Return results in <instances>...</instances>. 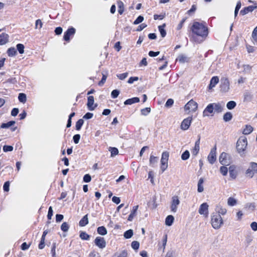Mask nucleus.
I'll return each instance as SVG.
<instances>
[{"label": "nucleus", "mask_w": 257, "mask_h": 257, "mask_svg": "<svg viewBox=\"0 0 257 257\" xmlns=\"http://www.w3.org/2000/svg\"><path fill=\"white\" fill-rule=\"evenodd\" d=\"M75 33V29L74 28L68 29L64 35V39L65 41H68L71 36H73Z\"/></svg>", "instance_id": "2eb2a0df"}, {"label": "nucleus", "mask_w": 257, "mask_h": 257, "mask_svg": "<svg viewBox=\"0 0 257 257\" xmlns=\"http://www.w3.org/2000/svg\"><path fill=\"white\" fill-rule=\"evenodd\" d=\"M213 106L214 107V110L217 112H221L223 108V104L220 103H213Z\"/></svg>", "instance_id": "4be33fe9"}, {"label": "nucleus", "mask_w": 257, "mask_h": 257, "mask_svg": "<svg viewBox=\"0 0 257 257\" xmlns=\"http://www.w3.org/2000/svg\"><path fill=\"white\" fill-rule=\"evenodd\" d=\"M88 214L84 215L79 221V225L80 226L83 227L88 224Z\"/></svg>", "instance_id": "b1692460"}, {"label": "nucleus", "mask_w": 257, "mask_h": 257, "mask_svg": "<svg viewBox=\"0 0 257 257\" xmlns=\"http://www.w3.org/2000/svg\"><path fill=\"white\" fill-rule=\"evenodd\" d=\"M64 216L62 214H56V221L57 222H60L63 219Z\"/></svg>", "instance_id": "69168bd1"}, {"label": "nucleus", "mask_w": 257, "mask_h": 257, "mask_svg": "<svg viewBox=\"0 0 257 257\" xmlns=\"http://www.w3.org/2000/svg\"><path fill=\"white\" fill-rule=\"evenodd\" d=\"M174 103V100L172 99H169L165 104L166 107H171Z\"/></svg>", "instance_id": "0e129e2a"}, {"label": "nucleus", "mask_w": 257, "mask_h": 257, "mask_svg": "<svg viewBox=\"0 0 257 257\" xmlns=\"http://www.w3.org/2000/svg\"><path fill=\"white\" fill-rule=\"evenodd\" d=\"M238 171V169L237 168V167L236 166H235L234 165L230 166L228 168V172L229 173V175L231 177H235L236 175H237Z\"/></svg>", "instance_id": "a211bd4d"}, {"label": "nucleus", "mask_w": 257, "mask_h": 257, "mask_svg": "<svg viewBox=\"0 0 257 257\" xmlns=\"http://www.w3.org/2000/svg\"><path fill=\"white\" fill-rule=\"evenodd\" d=\"M250 227L253 231L257 230V223L256 222H252L250 224Z\"/></svg>", "instance_id": "774afa93"}, {"label": "nucleus", "mask_w": 257, "mask_h": 257, "mask_svg": "<svg viewBox=\"0 0 257 257\" xmlns=\"http://www.w3.org/2000/svg\"><path fill=\"white\" fill-rule=\"evenodd\" d=\"M79 237L82 240H88L90 239V236L86 232L81 231L80 232Z\"/></svg>", "instance_id": "c756f323"}, {"label": "nucleus", "mask_w": 257, "mask_h": 257, "mask_svg": "<svg viewBox=\"0 0 257 257\" xmlns=\"http://www.w3.org/2000/svg\"><path fill=\"white\" fill-rule=\"evenodd\" d=\"M117 6L118 7V13L120 15L122 14L124 12V5L123 3L121 1L117 2Z\"/></svg>", "instance_id": "f704fd0d"}, {"label": "nucleus", "mask_w": 257, "mask_h": 257, "mask_svg": "<svg viewBox=\"0 0 257 257\" xmlns=\"http://www.w3.org/2000/svg\"><path fill=\"white\" fill-rule=\"evenodd\" d=\"M144 17L142 16H139L137 19L134 22V25H138L142 23L144 21Z\"/></svg>", "instance_id": "603ef678"}, {"label": "nucleus", "mask_w": 257, "mask_h": 257, "mask_svg": "<svg viewBox=\"0 0 257 257\" xmlns=\"http://www.w3.org/2000/svg\"><path fill=\"white\" fill-rule=\"evenodd\" d=\"M97 231L99 234L101 235H106L107 233V229L103 226L98 227L97 229Z\"/></svg>", "instance_id": "c85d7f7f"}, {"label": "nucleus", "mask_w": 257, "mask_h": 257, "mask_svg": "<svg viewBox=\"0 0 257 257\" xmlns=\"http://www.w3.org/2000/svg\"><path fill=\"white\" fill-rule=\"evenodd\" d=\"M253 131V127L250 125H246L243 128L242 133L244 135H249Z\"/></svg>", "instance_id": "cd10ccee"}, {"label": "nucleus", "mask_w": 257, "mask_h": 257, "mask_svg": "<svg viewBox=\"0 0 257 257\" xmlns=\"http://www.w3.org/2000/svg\"><path fill=\"white\" fill-rule=\"evenodd\" d=\"M252 38L254 41H257V26L254 29L252 33Z\"/></svg>", "instance_id": "6e6d98bb"}, {"label": "nucleus", "mask_w": 257, "mask_h": 257, "mask_svg": "<svg viewBox=\"0 0 257 257\" xmlns=\"http://www.w3.org/2000/svg\"><path fill=\"white\" fill-rule=\"evenodd\" d=\"M138 205L135 206L133 207V209L131 211L130 214L128 216L127 220L128 221H132L134 217L136 215V212L138 210Z\"/></svg>", "instance_id": "bb28decb"}, {"label": "nucleus", "mask_w": 257, "mask_h": 257, "mask_svg": "<svg viewBox=\"0 0 257 257\" xmlns=\"http://www.w3.org/2000/svg\"><path fill=\"white\" fill-rule=\"evenodd\" d=\"M9 36L5 33L0 35V45L6 44L8 42Z\"/></svg>", "instance_id": "5701e85b"}, {"label": "nucleus", "mask_w": 257, "mask_h": 257, "mask_svg": "<svg viewBox=\"0 0 257 257\" xmlns=\"http://www.w3.org/2000/svg\"><path fill=\"white\" fill-rule=\"evenodd\" d=\"M147 27V24H142L141 25H140V26H138L137 29V31H142L144 29H145V28H146Z\"/></svg>", "instance_id": "338daca9"}, {"label": "nucleus", "mask_w": 257, "mask_h": 257, "mask_svg": "<svg viewBox=\"0 0 257 257\" xmlns=\"http://www.w3.org/2000/svg\"><path fill=\"white\" fill-rule=\"evenodd\" d=\"M133 235V230L132 229H129L124 232L123 236L124 238L126 239L130 238Z\"/></svg>", "instance_id": "c9c22d12"}, {"label": "nucleus", "mask_w": 257, "mask_h": 257, "mask_svg": "<svg viewBox=\"0 0 257 257\" xmlns=\"http://www.w3.org/2000/svg\"><path fill=\"white\" fill-rule=\"evenodd\" d=\"M16 123V121L14 120L10 121L6 123H3L1 125L2 128H11L12 131H14L15 128H12L11 127L14 126Z\"/></svg>", "instance_id": "6ab92c4d"}, {"label": "nucleus", "mask_w": 257, "mask_h": 257, "mask_svg": "<svg viewBox=\"0 0 257 257\" xmlns=\"http://www.w3.org/2000/svg\"><path fill=\"white\" fill-rule=\"evenodd\" d=\"M94 99L93 96H89L88 97V101L87 106L88 109L90 111H92L95 109L97 106V104H94Z\"/></svg>", "instance_id": "4468645a"}, {"label": "nucleus", "mask_w": 257, "mask_h": 257, "mask_svg": "<svg viewBox=\"0 0 257 257\" xmlns=\"http://www.w3.org/2000/svg\"><path fill=\"white\" fill-rule=\"evenodd\" d=\"M139 101L140 98L139 97H136L126 100L124 101V104L125 105H131L135 103L139 102Z\"/></svg>", "instance_id": "393cba45"}, {"label": "nucleus", "mask_w": 257, "mask_h": 257, "mask_svg": "<svg viewBox=\"0 0 257 257\" xmlns=\"http://www.w3.org/2000/svg\"><path fill=\"white\" fill-rule=\"evenodd\" d=\"M199 149H200V139H199L198 140L195 142V146L192 151V154H193V155L196 156L199 153Z\"/></svg>", "instance_id": "412c9836"}, {"label": "nucleus", "mask_w": 257, "mask_h": 257, "mask_svg": "<svg viewBox=\"0 0 257 257\" xmlns=\"http://www.w3.org/2000/svg\"><path fill=\"white\" fill-rule=\"evenodd\" d=\"M84 120L82 119H79L76 123V129L80 130L83 124Z\"/></svg>", "instance_id": "c03bdc74"}, {"label": "nucleus", "mask_w": 257, "mask_h": 257, "mask_svg": "<svg viewBox=\"0 0 257 257\" xmlns=\"http://www.w3.org/2000/svg\"><path fill=\"white\" fill-rule=\"evenodd\" d=\"M53 209L52 206H50L48 210V215H47V218L49 220H51L52 218V217L53 216Z\"/></svg>", "instance_id": "4d7b16f0"}, {"label": "nucleus", "mask_w": 257, "mask_h": 257, "mask_svg": "<svg viewBox=\"0 0 257 257\" xmlns=\"http://www.w3.org/2000/svg\"><path fill=\"white\" fill-rule=\"evenodd\" d=\"M190 153L188 150L185 151L181 155V159L183 160H187L189 158Z\"/></svg>", "instance_id": "79ce46f5"}, {"label": "nucleus", "mask_w": 257, "mask_h": 257, "mask_svg": "<svg viewBox=\"0 0 257 257\" xmlns=\"http://www.w3.org/2000/svg\"><path fill=\"white\" fill-rule=\"evenodd\" d=\"M180 204V200L178 196H173L172 197L171 202V210L173 212H176L177 210V206Z\"/></svg>", "instance_id": "9d476101"}, {"label": "nucleus", "mask_w": 257, "mask_h": 257, "mask_svg": "<svg viewBox=\"0 0 257 257\" xmlns=\"http://www.w3.org/2000/svg\"><path fill=\"white\" fill-rule=\"evenodd\" d=\"M24 46L23 44H17V51H18L21 54H23L24 52Z\"/></svg>", "instance_id": "3c124183"}, {"label": "nucleus", "mask_w": 257, "mask_h": 257, "mask_svg": "<svg viewBox=\"0 0 257 257\" xmlns=\"http://www.w3.org/2000/svg\"><path fill=\"white\" fill-rule=\"evenodd\" d=\"M236 105V104L235 101H230L227 103L226 107L228 109L231 110L233 109L235 107Z\"/></svg>", "instance_id": "ea45409f"}, {"label": "nucleus", "mask_w": 257, "mask_h": 257, "mask_svg": "<svg viewBox=\"0 0 257 257\" xmlns=\"http://www.w3.org/2000/svg\"><path fill=\"white\" fill-rule=\"evenodd\" d=\"M207 159L208 162L212 164H213L216 160V147L214 146L212 149H211L209 154L208 156Z\"/></svg>", "instance_id": "f8f14e48"}, {"label": "nucleus", "mask_w": 257, "mask_h": 257, "mask_svg": "<svg viewBox=\"0 0 257 257\" xmlns=\"http://www.w3.org/2000/svg\"><path fill=\"white\" fill-rule=\"evenodd\" d=\"M132 247L135 250H137L140 247V243L138 241H133L131 243Z\"/></svg>", "instance_id": "a18cd8bd"}, {"label": "nucleus", "mask_w": 257, "mask_h": 257, "mask_svg": "<svg viewBox=\"0 0 257 257\" xmlns=\"http://www.w3.org/2000/svg\"><path fill=\"white\" fill-rule=\"evenodd\" d=\"M119 94V91L117 89H115L111 92V96L113 98H115L118 96Z\"/></svg>", "instance_id": "5fc2aeb1"}, {"label": "nucleus", "mask_w": 257, "mask_h": 257, "mask_svg": "<svg viewBox=\"0 0 257 257\" xmlns=\"http://www.w3.org/2000/svg\"><path fill=\"white\" fill-rule=\"evenodd\" d=\"M254 5V6H248L244 8L243 10H241L240 12V14L243 16L249 12H252L257 8V4L255 3Z\"/></svg>", "instance_id": "dca6fc26"}, {"label": "nucleus", "mask_w": 257, "mask_h": 257, "mask_svg": "<svg viewBox=\"0 0 257 257\" xmlns=\"http://www.w3.org/2000/svg\"><path fill=\"white\" fill-rule=\"evenodd\" d=\"M13 149V147L11 146H4L3 147V150L4 152H9L12 151Z\"/></svg>", "instance_id": "680f3d73"}, {"label": "nucleus", "mask_w": 257, "mask_h": 257, "mask_svg": "<svg viewBox=\"0 0 257 257\" xmlns=\"http://www.w3.org/2000/svg\"><path fill=\"white\" fill-rule=\"evenodd\" d=\"M198 108L197 103L191 99L185 105L184 109L187 113L193 112L197 110Z\"/></svg>", "instance_id": "39448f33"}, {"label": "nucleus", "mask_w": 257, "mask_h": 257, "mask_svg": "<svg viewBox=\"0 0 257 257\" xmlns=\"http://www.w3.org/2000/svg\"><path fill=\"white\" fill-rule=\"evenodd\" d=\"M228 171V169L225 166H222L220 168V171L223 176H226Z\"/></svg>", "instance_id": "09e8293b"}, {"label": "nucleus", "mask_w": 257, "mask_h": 257, "mask_svg": "<svg viewBox=\"0 0 257 257\" xmlns=\"http://www.w3.org/2000/svg\"><path fill=\"white\" fill-rule=\"evenodd\" d=\"M127 256V252L126 250H122L121 252L116 255V257H126Z\"/></svg>", "instance_id": "bf43d9fd"}, {"label": "nucleus", "mask_w": 257, "mask_h": 257, "mask_svg": "<svg viewBox=\"0 0 257 257\" xmlns=\"http://www.w3.org/2000/svg\"><path fill=\"white\" fill-rule=\"evenodd\" d=\"M257 174V163L251 162L247 169L245 171V175L252 177Z\"/></svg>", "instance_id": "0eeeda50"}, {"label": "nucleus", "mask_w": 257, "mask_h": 257, "mask_svg": "<svg viewBox=\"0 0 257 257\" xmlns=\"http://www.w3.org/2000/svg\"><path fill=\"white\" fill-rule=\"evenodd\" d=\"M7 54L9 56L12 57L16 54V50L14 47L9 48L7 51Z\"/></svg>", "instance_id": "e433bc0d"}, {"label": "nucleus", "mask_w": 257, "mask_h": 257, "mask_svg": "<svg viewBox=\"0 0 257 257\" xmlns=\"http://www.w3.org/2000/svg\"><path fill=\"white\" fill-rule=\"evenodd\" d=\"M73 141L75 144H77L79 143L80 139V136L79 134L75 135L73 136Z\"/></svg>", "instance_id": "13d9d810"}, {"label": "nucleus", "mask_w": 257, "mask_h": 257, "mask_svg": "<svg viewBox=\"0 0 257 257\" xmlns=\"http://www.w3.org/2000/svg\"><path fill=\"white\" fill-rule=\"evenodd\" d=\"M169 157V153L168 152H164L162 154L161 159V169L164 171L168 167V161Z\"/></svg>", "instance_id": "423d86ee"}, {"label": "nucleus", "mask_w": 257, "mask_h": 257, "mask_svg": "<svg viewBox=\"0 0 257 257\" xmlns=\"http://www.w3.org/2000/svg\"><path fill=\"white\" fill-rule=\"evenodd\" d=\"M128 73L125 72L122 74H119L117 75V77L120 79V80H124L125 79L127 76H128Z\"/></svg>", "instance_id": "864d4df0"}, {"label": "nucleus", "mask_w": 257, "mask_h": 257, "mask_svg": "<svg viewBox=\"0 0 257 257\" xmlns=\"http://www.w3.org/2000/svg\"><path fill=\"white\" fill-rule=\"evenodd\" d=\"M204 183V180L203 178H201L198 182V188L197 191L198 192H202L204 190L203 183Z\"/></svg>", "instance_id": "2f4dec72"}, {"label": "nucleus", "mask_w": 257, "mask_h": 257, "mask_svg": "<svg viewBox=\"0 0 257 257\" xmlns=\"http://www.w3.org/2000/svg\"><path fill=\"white\" fill-rule=\"evenodd\" d=\"M69 228V224L66 222H63L61 226V229L64 232L67 231L68 230Z\"/></svg>", "instance_id": "37998d69"}, {"label": "nucleus", "mask_w": 257, "mask_h": 257, "mask_svg": "<svg viewBox=\"0 0 257 257\" xmlns=\"http://www.w3.org/2000/svg\"><path fill=\"white\" fill-rule=\"evenodd\" d=\"M219 161L223 165H228L230 163L229 155L225 152H222L219 156Z\"/></svg>", "instance_id": "6e6552de"}, {"label": "nucleus", "mask_w": 257, "mask_h": 257, "mask_svg": "<svg viewBox=\"0 0 257 257\" xmlns=\"http://www.w3.org/2000/svg\"><path fill=\"white\" fill-rule=\"evenodd\" d=\"M208 205L207 203H203L200 205L198 212L200 214L203 215L205 217L207 218L208 216Z\"/></svg>", "instance_id": "9b49d317"}, {"label": "nucleus", "mask_w": 257, "mask_h": 257, "mask_svg": "<svg viewBox=\"0 0 257 257\" xmlns=\"http://www.w3.org/2000/svg\"><path fill=\"white\" fill-rule=\"evenodd\" d=\"M192 33L205 40L208 35V29L205 22H194L191 27Z\"/></svg>", "instance_id": "f257e3e1"}, {"label": "nucleus", "mask_w": 257, "mask_h": 257, "mask_svg": "<svg viewBox=\"0 0 257 257\" xmlns=\"http://www.w3.org/2000/svg\"><path fill=\"white\" fill-rule=\"evenodd\" d=\"M18 99L20 102L25 103L27 100L26 95L24 93H21L19 94Z\"/></svg>", "instance_id": "a19ab883"}, {"label": "nucleus", "mask_w": 257, "mask_h": 257, "mask_svg": "<svg viewBox=\"0 0 257 257\" xmlns=\"http://www.w3.org/2000/svg\"><path fill=\"white\" fill-rule=\"evenodd\" d=\"M211 223L215 229L219 228L223 224L222 218L219 213H213L211 216Z\"/></svg>", "instance_id": "f03ea898"}, {"label": "nucleus", "mask_w": 257, "mask_h": 257, "mask_svg": "<svg viewBox=\"0 0 257 257\" xmlns=\"http://www.w3.org/2000/svg\"><path fill=\"white\" fill-rule=\"evenodd\" d=\"M174 220V217L171 215H168L167 216L165 219V223L168 226H170L172 224Z\"/></svg>", "instance_id": "7c9ffc66"}, {"label": "nucleus", "mask_w": 257, "mask_h": 257, "mask_svg": "<svg viewBox=\"0 0 257 257\" xmlns=\"http://www.w3.org/2000/svg\"><path fill=\"white\" fill-rule=\"evenodd\" d=\"M228 205L233 206L237 204V201L233 197H229L227 200Z\"/></svg>", "instance_id": "4c0bfd02"}, {"label": "nucleus", "mask_w": 257, "mask_h": 257, "mask_svg": "<svg viewBox=\"0 0 257 257\" xmlns=\"http://www.w3.org/2000/svg\"><path fill=\"white\" fill-rule=\"evenodd\" d=\"M177 60L180 63H185L188 62L189 58L185 55H181L178 56Z\"/></svg>", "instance_id": "473e14b6"}, {"label": "nucleus", "mask_w": 257, "mask_h": 257, "mask_svg": "<svg viewBox=\"0 0 257 257\" xmlns=\"http://www.w3.org/2000/svg\"><path fill=\"white\" fill-rule=\"evenodd\" d=\"M247 146V141L246 137H240L236 143V149L240 154L243 153Z\"/></svg>", "instance_id": "7ed1b4c3"}, {"label": "nucleus", "mask_w": 257, "mask_h": 257, "mask_svg": "<svg viewBox=\"0 0 257 257\" xmlns=\"http://www.w3.org/2000/svg\"><path fill=\"white\" fill-rule=\"evenodd\" d=\"M109 150V151H110L111 156H116L118 153V149L114 147V148H110Z\"/></svg>", "instance_id": "de8ad7c7"}, {"label": "nucleus", "mask_w": 257, "mask_h": 257, "mask_svg": "<svg viewBox=\"0 0 257 257\" xmlns=\"http://www.w3.org/2000/svg\"><path fill=\"white\" fill-rule=\"evenodd\" d=\"M232 115L231 112H228L225 113L223 115V120L225 121H228L231 119Z\"/></svg>", "instance_id": "58836bf2"}, {"label": "nucleus", "mask_w": 257, "mask_h": 257, "mask_svg": "<svg viewBox=\"0 0 257 257\" xmlns=\"http://www.w3.org/2000/svg\"><path fill=\"white\" fill-rule=\"evenodd\" d=\"M138 80L139 78L138 77H131L128 80L127 83L129 84H132L135 81H138Z\"/></svg>", "instance_id": "052dcab7"}, {"label": "nucleus", "mask_w": 257, "mask_h": 257, "mask_svg": "<svg viewBox=\"0 0 257 257\" xmlns=\"http://www.w3.org/2000/svg\"><path fill=\"white\" fill-rule=\"evenodd\" d=\"M165 26H166L165 24H164L162 25L159 26L158 27L160 34L162 37H165L166 35V31L164 29Z\"/></svg>", "instance_id": "72a5a7b5"}, {"label": "nucleus", "mask_w": 257, "mask_h": 257, "mask_svg": "<svg viewBox=\"0 0 257 257\" xmlns=\"http://www.w3.org/2000/svg\"><path fill=\"white\" fill-rule=\"evenodd\" d=\"M159 158L153 155H151L149 163L150 165L152 167H155L158 162Z\"/></svg>", "instance_id": "a878e982"}, {"label": "nucleus", "mask_w": 257, "mask_h": 257, "mask_svg": "<svg viewBox=\"0 0 257 257\" xmlns=\"http://www.w3.org/2000/svg\"><path fill=\"white\" fill-rule=\"evenodd\" d=\"M56 243L53 242L51 247V253L53 257H56Z\"/></svg>", "instance_id": "8fccbe9b"}, {"label": "nucleus", "mask_w": 257, "mask_h": 257, "mask_svg": "<svg viewBox=\"0 0 257 257\" xmlns=\"http://www.w3.org/2000/svg\"><path fill=\"white\" fill-rule=\"evenodd\" d=\"M220 91L222 93H227L230 90V82L226 77H222L220 82Z\"/></svg>", "instance_id": "20e7f679"}, {"label": "nucleus", "mask_w": 257, "mask_h": 257, "mask_svg": "<svg viewBox=\"0 0 257 257\" xmlns=\"http://www.w3.org/2000/svg\"><path fill=\"white\" fill-rule=\"evenodd\" d=\"M219 82V78L217 76L213 77L210 81V84L208 86L209 89H212Z\"/></svg>", "instance_id": "aec40b11"}, {"label": "nucleus", "mask_w": 257, "mask_h": 257, "mask_svg": "<svg viewBox=\"0 0 257 257\" xmlns=\"http://www.w3.org/2000/svg\"><path fill=\"white\" fill-rule=\"evenodd\" d=\"M30 244H27L26 242H24L21 246V248L22 250H26L29 248Z\"/></svg>", "instance_id": "e2e57ef3"}, {"label": "nucleus", "mask_w": 257, "mask_h": 257, "mask_svg": "<svg viewBox=\"0 0 257 257\" xmlns=\"http://www.w3.org/2000/svg\"><path fill=\"white\" fill-rule=\"evenodd\" d=\"M94 242L95 245L100 249H103L105 247L106 245L104 238L101 236H97L95 238Z\"/></svg>", "instance_id": "1a4fd4ad"}, {"label": "nucleus", "mask_w": 257, "mask_h": 257, "mask_svg": "<svg viewBox=\"0 0 257 257\" xmlns=\"http://www.w3.org/2000/svg\"><path fill=\"white\" fill-rule=\"evenodd\" d=\"M141 114L143 115H147L151 111V108L150 107H146L141 109Z\"/></svg>", "instance_id": "49530a36"}, {"label": "nucleus", "mask_w": 257, "mask_h": 257, "mask_svg": "<svg viewBox=\"0 0 257 257\" xmlns=\"http://www.w3.org/2000/svg\"><path fill=\"white\" fill-rule=\"evenodd\" d=\"M192 120V117L191 116L184 119L181 123L180 126L181 129L184 131L188 130L191 124Z\"/></svg>", "instance_id": "ddd939ff"}, {"label": "nucleus", "mask_w": 257, "mask_h": 257, "mask_svg": "<svg viewBox=\"0 0 257 257\" xmlns=\"http://www.w3.org/2000/svg\"><path fill=\"white\" fill-rule=\"evenodd\" d=\"M214 111V107L212 103L209 104L203 112V116H208L210 114L212 113Z\"/></svg>", "instance_id": "f3484780"}]
</instances>
